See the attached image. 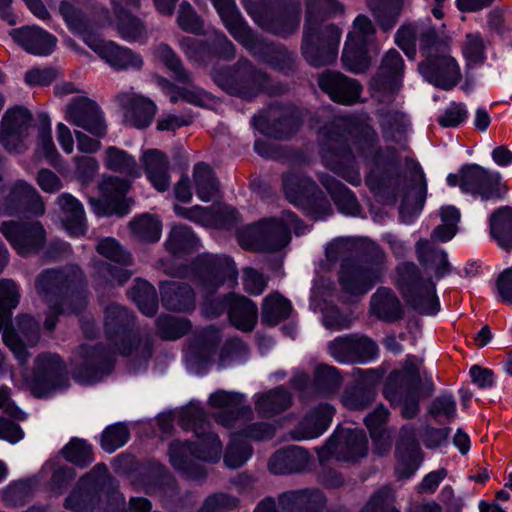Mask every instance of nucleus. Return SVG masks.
Masks as SVG:
<instances>
[{
  "label": "nucleus",
  "mask_w": 512,
  "mask_h": 512,
  "mask_svg": "<svg viewBox=\"0 0 512 512\" xmlns=\"http://www.w3.org/2000/svg\"><path fill=\"white\" fill-rule=\"evenodd\" d=\"M64 118L71 125L102 138L107 133L103 112L85 92L73 97L65 107Z\"/></svg>",
  "instance_id": "25"
},
{
  "label": "nucleus",
  "mask_w": 512,
  "mask_h": 512,
  "mask_svg": "<svg viewBox=\"0 0 512 512\" xmlns=\"http://www.w3.org/2000/svg\"><path fill=\"white\" fill-rule=\"evenodd\" d=\"M103 163L106 169L123 174L130 179H136L142 175L136 158L127 151L115 146L106 148Z\"/></svg>",
  "instance_id": "46"
},
{
  "label": "nucleus",
  "mask_w": 512,
  "mask_h": 512,
  "mask_svg": "<svg viewBox=\"0 0 512 512\" xmlns=\"http://www.w3.org/2000/svg\"><path fill=\"white\" fill-rule=\"evenodd\" d=\"M276 109H269L267 112L255 116L252 125L261 134L272 138H286L292 135L299 126L297 117L293 114H285L278 117Z\"/></svg>",
  "instance_id": "39"
},
{
  "label": "nucleus",
  "mask_w": 512,
  "mask_h": 512,
  "mask_svg": "<svg viewBox=\"0 0 512 512\" xmlns=\"http://www.w3.org/2000/svg\"><path fill=\"white\" fill-rule=\"evenodd\" d=\"M366 184L376 195H387L393 201L398 195L402 196L399 214L405 224H411L424 206L427 185L423 170L418 164L413 165L409 176L371 172L366 177Z\"/></svg>",
  "instance_id": "10"
},
{
  "label": "nucleus",
  "mask_w": 512,
  "mask_h": 512,
  "mask_svg": "<svg viewBox=\"0 0 512 512\" xmlns=\"http://www.w3.org/2000/svg\"><path fill=\"white\" fill-rule=\"evenodd\" d=\"M0 232L21 256L38 253L46 240L45 229L38 221H4L0 225Z\"/></svg>",
  "instance_id": "27"
},
{
  "label": "nucleus",
  "mask_w": 512,
  "mask_h": 512,
  "mask_svg": "<svg viewBox=\"0 0 512 512\" xmlns=\"http://www.w3.org/2000/svg\"><path fill=\"white\" fill-rule=\"evenodd\" d=\"M374 38L375 28L371 20L364 15H358L353 22V29L348 34L347 40L350 41V44L355 42L377 50Z\"/></svg>",
  "instance_id": "60"
},
{
  "label": "nucleus",
  "mask_w": 512,
  "mask_h": 512,
  "mask_svg": "<svg viewBox=\"0 0 512 512\" xmlns=\"http://www.w3.org/2000/svg\"><path fill=\"white\" fill-rule=\"evenodd\" d=\"M367 452V438L363 430L339 426L320 451L322 460L334 458L342 462H356Z\"/></svg>",
  "instance_id": "21"
},
{
  "label": "nucleus",
  "mask_w": 512,
  "mask_h": 512,
  "mask_svg": "<svg viewBox=\"0 0 512 512\" xmlns=\"http://www.w3.org/2000/svg\"><path fill=\"white\" fill-rule=\"evenodd\" d=\"M346 40L342 55V62L345 69L353 73H359L366 70L370 64L369 53L376 51L373 48L351 43Z\"/></svg>",
  "instance_id": "55"
},
{
  "label": "nucleus",
  "mask_w": 512,
  "mask_h": 512,
  "mask_svg": "<svg viewBox=\"0 0 512 512\" xmlns=\"http://www.w3.org/2000/svg\"><path fill=\"white\" fill-rule=\"evenodd\" d=\"M403 7L402 0H380L379 4L372 8L373 13L384 30L390 29Z\"/></svg>",
  "instance_id": "64"
},
{
  "label": "nucleus",
  "mask_w": 512,
  "mask_h": 512,
  "mask_svg": "<svg viewBox=\"0 0 512 512\" xmlns=\"http://www.w3.org/2000/svg\"><path fill=\"white\" fill-rule=\"evenodd\" d=\"M358 381L348 387L341 396V403L350 410H363L368 407L375 398L374 384L376 374L373 371L357 370Z\"/></svg>",
  "instance_id": "40"
},
{
  "label": "nucleus",
  "mask_w": 512,
  "mask_h": 512,
  "mask_svg": "<svg viewBox=\"0 0 512 512\" xmlns=\"http://www.w3.org/2000/svg\"><path fill=\"white\" fill-rule=\"evenodd\" d=\"M59 11L68 28L80 35L85 44L111 68L123 71L140 70L143 67L144 61L140 54L114 41L102 39L95 33L96 26L69 1H61Z\"/></svg>",
  "instance_id": "9"
},
{
  "label": "nucleus",
  "mask_w": 512,
  "mask_h": 512,
  "mask_svg": "<svg viewBox=\"0 0 512 512\" xmlns=\"http://www.w3.org/2000/svg\"><path fill=\"white\" fill-rule=\"evenodd\" d=\"M159 84L173 103L179 99H184L188 103L202 107H208L213 104L212 95L199 87L177 88L165 79H160Z\"/></svg>",
  "instance_id": "53"
},
{
  "label": "nucleus",
  "mask_w": 512,
  "mask_h": 512,
  "mask_svg": "<svg viewBox=\"0 0 512 512\" xmlns=\"http://www.w3.org/2000/svg\"><path fill=\"white\" fill-rule=\"evenodd\" d=\"M130 230L135 237L142 241L156 242L161 236L160 220L150 214H143L129 224Z\"/></svg>",
  "instance_id": "59"
},
{
  "label": "nucleus",
  "mask_w": 512,
  "mask_h": 512,
  "mask_svg": "<svg viewBox=\"0 0 512 512\" xmlns=\"http://www.w3.org/2000/svg\"><path fill=\"white\" fill-rule=\"evenodd\" d=\"M346 121L336 119L331 128L325 127L322 134L327 136L331 149L323 155L324 165L333 173L358 186L361 183V174L355 160L358 157L367 159L376 150L378 140L376 131L367 123L356 128V136L351 143L344 136Z\"/></svg>",
  "instance_id": "6"
},
{
  "label": "nucleus",
  "mask_w": 512,
  "mask_h": 512,
  "mask_svg": "<svg viewBox=\"0 0 512 512\" xmlns=\"http://www.w3.org/2000/svg\"><path fill=\"white\" fill-rule=\"evenodd\" d=\"M245 402L243 394L225 390L213 392L208 399L211 407L223 409V412L215 416V420L227 429H242L251 423L254 413Z\"/></svg>",
  "instance_id": "24"
},
{
  "label": "nucleus",
  "mask_w": 512,
  "mask_h": 512,
  "mask_svg": "<svg viewBox=\"0 0 512 512\" xmlns=\"http://www.w3.org/2000/svg\"><path fill=\"white\" fill-rule=\"evenodd\" d=\"M242 4L254 22L265 31L286 36L299 27V5L288 10L275 9L273 0H243Z\"/></svg>",
  "instance_id": "17"
},
{
  "label": "nucleus",
  "mask_w": 512,
  "mask_h": 512,
  "mask_svg": "<svg viewBox=\"0 0 512 512\" xmlns=\"http://www.w3.org/2000/svg\"><path fill=\"white\" fill-rule=\"evenodd\" d=\"M318 84L331 100L344 105L356 103L362 92V87L357 80L340 72L328 71L321 74Z\"/></svg>",
  "instance_id": "33"
},
{
  "label": "nucleus",
  "mask_w": 512,
  "mask_h": 512,
  "mask_svg": "<svg viewBox=\"0 0 512 512\" xmlns=\"http://www.w3.org/2000/svg\"><path fill=\"white\" fill-rule=\"evenodd\" d=\"M20 300L18 285L9 279L0 280V331L3 342L14 354L21 365L27 362L29 353L26 346H34L39 339L38 323L28 315L18 320V333L12 327V311Z\"/></svg>",
  "instance_id": "13"
},
{
  "label": "nucleus",
  "mask_w": 512,
  "mask_h": 512,
  "mask_svg": "<svg viewBox=\"0 0 512 512\" xmlns=\"http://www.w3.org/2000/svg\"><path fill=\"white\" fill-rule=\"evenodd\" d=\"M306 7L303 56L310 65L315 67L331 64L336 59L341 30L334 25L321 27L316 16L341 14L344 12V6L337 0H306Z\"/></svg>",
  "instance_id": "8"
},
{
  "label": "nucleus",
  "mask_w": 512,
  "mask_h": 512,
  "mask_svg": "<svg viewBox=\"0 0 512 512\" xmlns=\"http://www.w3.org/2000/svg\"><path fill=\"white\" fill-rule=\"evenodd\" d=\"M26 212L35 216L44 214L45 206L37 190L24 180L0 186V216Z\"/></svg>",
  "instance_id": "23"
},
{
  "label": "nucleus",
  "mask_w": 512,
  "mask_h": 512,
  "mask_svg": "<svg viewBox=\"0 0 512 512\" xmlns=\"http://www.w3.org/2000/svg\"><path fill=\"white\" fill-rule=\"evenodd\" d=\"M193 185L197 197L203 202L212 201L219 193V184L213 170L203 162L193 168Z\"/></svg>",
  "instance_id": "52"
},
{
  "label": "nucleus",
  "mask_w": 512,
  "mask_h": 512,
  "mask_svg": "<svg viewBox=\"0 0 512 512\" xmlns=\"http://www.w3.org/2000/svg\"><path fill=\"white\" fill-rule=\"evenodd\" d=\"M331 262L342 261L339 284L349 297L366 294L380 281L387 260L385 251L368 238L341 237L326 247Z\"/></svg>",
  "instance_id": "2"
},
{
  "label": "nucleus",
  "mask_w": 512,
  "mask_h": 512,
  "mask_svg": "<svg viewBox=\"0 0 512 512\" xmlns=\"http://www.w3.org/2000/svg\"><path fill=\"white\" fill-rule=\"evenodd\" d=\"M133 317L123 307L111 304L105 310V331L113 352L124 356L135 355L144 362L151 355V348L147 341L135 337L131 330Z\"/></svg>",
  "instance_id": "16"
},
{
  "label": "nucleus",
  "mask_w": 512,
  "mask_h": 512,
  "mask_svg": "<svg viewBox=\"0 0 512 512\" xmlns=\"http://www.w3.org/2000/svg\"><path fill=\"white\" fill-rule=\"evenodd\" d=\"M255 409L263 417H272L291 405V395L282 387L254 395Z\"/></svg>",
  "instance_id": "48"
},
{
  "label": "nucleus",
  "mask_w": 512,
  "mask_h": 512,
  "mask_svg": "<svg viewBox=\"0 0 512 512\" xmlns=\"http://www.w3.org/2000/svg\"><path fill=\"white\" fill-rule=\"evenodd\" d=\"M304 234V227L292 212L285 211L279 218L263 219L238 232V241L245 249L275 252L286 247L291 240V232Z\"/></svg>",
  "instance_id": "14"
},
{
  "label": "nucleus",
  "mask_w": 512,
  "mask_h": 512,
  "mask_svg": "<svg viewBox=\"0 0 512 512\" xmlns=\"http://www.w3.org/2000/svg\"><path fill=\"white\" fill-rule=\"evenodd\" d=\"M309 462V454L299 446H290L272 455L268 468L273 474H288L303 470Z\"/></svg>",
  "instance_id": "44"
},
{
  "label": "nucleus",
  "mask_w": 512,
  "mask_h": 512,
  "mask_svg": "<svg viewBox=\"0 0 512 512\" xmlns=\"http://www.w3.org/2000/svg\"><path fill=\"white\" fill-rule=\"evenodd\" d=\"M213 80L227 93L243 99L256 97L267 82L265 74L252 69L247 61L239 62L235 68L216 70Z\"/></svg>",
  "instance_id": "19"
},
{
  "label": "nucleus",
  "mask_w": 512,
  "mask_h": 512,
  "mask_svg": "<svg viewBox=\"0 0 512 512\" xmlns=\"http://www.w3.org/2000/svg\"><path fill=\"white\" fill-rule=\"evenodd\" d=\"M220 340L217 330L208 329L201 339L190 346L185 353L188 370L194 374H204L208 365L213 361L216 346Z\"/></svg>",
  "instance_id": "38"
},
{
  "label": "nucleus",
  "mask_w": 512,
  "mask_h": 512,
  "mask_svg": "<svg viewBox=\"0 0 512 512\" xmlns=\"http://www.w3.org/2000/svg\"><path fill=\"white\" fill-rule=\"evenodd\" d=\"M32 115L23 107L8 109L0 123V144L8 151L22 152L27 145Z\"/></svg>",
  "instance_id": "31"
},
{
  "label": "nucleus",
  "mask_w": 512,
  "mask_h": 512,
  "mask_svg": "<svg viewBox=\"0 0 512 512\" xmlns=\"http://www.w3.org/2000/svg\"><path fill=\"white\" fill-rule=\"evenodd\" d=\"M24 385L36 397H47L68 385V377L60 358L55 354H43L36 358L30 378H24Z\"/></svg>",
  "instance_id": "20"
},
{
  "label": "nucleus",
  "mask_w": 512,
  "mask_h": 512,
  "mask_svg": "<svg viewBox=\"0 0 512 512\" xmlns=\"http://www.w3.org/2000/svg\"><path fill=\"white\" fill-rule=\"evenodd\" d=\"M440 217L442 223L433 230L431 238L435 241L447 242L458 231L460 212L455 206H445L440 210Z\"/></svg>",
  "instance_id": "57"
},
{
  "label": "nucleus",
  "mask_w": 512,
  "mask_h": 512,
  "mask_svg": "<svg viewBox=\"0 0 512 512\" xmlns=\"http://www.w3.org/2000/svg\"><path fill=\"white\" fill-rule=\"evenodd\" d=\"M388 415V410L383 405H379L365 418V424L376 446L375 451L379 455L391 449L390 437L385 430Z\"/></svg>",
  "instance_id": "49"
},
{
  "label": "nucleus",
  "mask_w": 512,
  "mask_h": 512,
  "mask_svg": "<svg viewBox=\"0 0 512 512\" xmlns=\"http://www.w3.org/2000/svg\"><path fill=\"white\" fill-rule=\"evenodd\" d=\"M180 423L184 429H191L197 437V445L188 441H174L169 448L172 466L191 479L204 477L205 471L197 461L218 462L222 453L219 437L205 430L206 416L199 403L191 402L180 412Z\"/></svg>",
  "instance_id": "5"
},
{
  "label": "nucleus",
  "mask_w": 512,
  "mask_h": 512,
  "mask_svg": "<svg viewBox=\"0 0 512 512\" xmlns=\"http://www.w3.org/2000/svg\"><path fill=\"white\" fill-rule=\"evenodd\" d=\"M283 184L288 201L303 208L313 219L324 220L332 214L330 203L310 178L287 174Z\"/></svg>",
  "instance_id": "18"
},
{
  "label": "nucleus",
  "mask_w": 512,
  "mask_h": 512,
  "mask_svg": "<svg viewBox=\"0 0 512 512\" xmlns=\"http://www.w3.org/2000/svg\"><path fill=\"white\" fill-rule=\"evenodd\" d=\"M96 250L103 257L119 265L113 266L107 263L96 264V275L99 280L103 279L105 282H109L113 285H121L130 278L131 272L123 268V266L130 264V255L122 248L116 239L107 237L100 240L96 246Z\"/></svg>",
  "instance_id": "30"
},
{
  "label": "nucleus",
  "mask_w": 512,
  "mask_h": 512,
  "mask_svg": "<svg viewBox=\"0 0 512 512\" xmlns=\"http://www.w3.org/2000/svg\"><path fill=\"white\" fill-rule=\"evenodd\" d=\"M74 378L82 384H95L111 373L113 352L95 344L85 343L75 355Z\"/></svg>",
  "instance_id": "22"
},
{
  "label": "nucleus",
  "mask_w": 512,
  "mask_h": 512,
  "mask_svg": "<svg viewBox=\"0 0 512 512\" xmlns=\"http://www.w3.org/2000/svg\"><path fill=\"white\" fill-rule=\"evenodd\" d=\"M198 240L190 227L186 225H174L166 240V249L174 256H182L196 249Z\"/></svg>",
  "instance_id": "54"
},
{
  "label": "nucleus",
  "mask_w": 512,
  "mask_h": 512,
  "mask_svg": "<svg viewBox=\"0 0 512 512\" xmlns=\"http://www.w3.org/2000/svg\"><path fill=\"white\" fill-rule=\"evenodd\" d=\"M319 179L342 214L356 216L359 213V203L346 186L327 174L321 175Z\"/></svg>",
  "instance_id": "47"
},
{
  "label": "nucleus",
  "mask_w": 512,
  "mask_h": 512,
  "mask_svg": "<svg viewBox=\"0 0 512 512\" xmlns=\"http://www.w3.org/2000/svg\"><path fill=\"white\" fill-rule=\"evenodd\" d=\"M395 42L410 59L415 58L418 43L425 57L419 71L432 85L448 90L459 83L460 67L450 55V37L444 30L426 23L404 25L397 31Z\"/></svg>",
  "instance_id": "1"
},
{
  "label": "nucleus",
  "mask_w": 512,
  "mask_h": 512,
  "mask_svg": "<svg viewBox=\"0 0 512 512\" xmlns=\"http://www.w3.org/2000/svg\"><path fill=\"white\" fill-rule=\"evenodd\" d=\"M9 34L21 48L35 56H49L57 45V38L38 26L12 29Z\"/></svg>",
  "instance_id": "34"
},
{
  "label": "nucleus",
  "mask_w": 512,
  "mask_h": 512,
  "mask_svg": "<svg viewBox=\"0 0 512 512\" xmlns=\"http://www.w3.org/2000/svg\"><path fill=\"white\" fill-rule=\"evenodd\" d=\"M117 19L116 28L120 37L127 42L144 43L148 38V30L144 23L131 16L132 10L140 8V0H111Z\"/></svg>",
  "instance_id": "32"
},
{
  "label": "nucleus",
  "mask_w": 512,
  "mask_h": 512,
  "mask_svg": "<svg viewBox=\"0 0 512 512\" xmlns=\"http://www.w3.org/2000/svg\"><path fill=\"white\" fill-rule=\"evenodd\" d=\"M215 9L223 21L231 36L249 50L254 56L283 69L284 66L277 63L272 54H277L283 59L290 60L291 56L286 51L276 50L274 46L255 37L247 23L244 21L234 0H212Z\"/></svg>",
  "instance_id": "15"
},
{
  "label": "nucleus",
  "mask_w": 512,
  "mask_h": 512,
  "mask_svg": "<svg viewBox=\"0 0 512 512\" xmlns=\"http://www.w3.org/2000/svg\"><path fill=\"white\" fill-rule=\"evenodd\" d=\"M62 454L67 461L79 467H85L93 461L92 447L83 439H72L63 447Z\"/></svg>",
  "instance_id": "61"
},
{
  "label": "nucleus",
  "mask_w": 512,
  "mask_h": 512,
  "mask_svg": "<svg viewBox=\"0 0 512 512\" xmlns=\"http://www.w3.org/2000/svg\"><path fill=\"white\" fill-rule=\"evenodd\" d=\"M157 327L162 338L175 340L185 335L190 330L191 325L185 318L166 315L158 318Z\"/></svg>",
  "instance_id": "63"
},
{
  "label": "nucleus",
  "mask_w": 512,
  "mask_h": 512,
  "mask_svg": "<svg viewBox=\"0 0 512 512\" xmlns=\"http://www.w3.org/2000/svg\"><path fill=\"white\" fill-rule=\"evenodd\" d=\"M433 390L432 376L422 370V362L408 357L403 368L390 373L383 393L392 404L401 405L405 418H413L419 411L420 400L429 397Z\"/></svg>",
  "instance_id": "12"
},
{
  "label": "nucleus",
  "mask_w": 512,
  "mask_h": 512,
  "mask_svg": "<svg viewBox=\"0 0 512 512\" xmlns=\"http://www.w3.org/2000/svg\"><path fill=\"white\" fill-rule=\"evenodd\" d=\"M163 306L175 312H189L195 308V295L192 288L176 281L164 282L160 287Z\"/></svg>",
  "instance_id": "43"
},
{
  "label": "nucleus",
  "mask_w": 512,
  "mask_h": 512,
  "mask_svg": "<svg viewBox=\"0 0 512 512\" xmlns=\"http://www.w3.org/2000/svg\"><path fill=\"white\" fill-rule=\"evenodd\" d=\"M108 469L104 464H97L91 472L80 479L76 488L65 501L67 509L77 512H150L151 502L144 497H131L126 509L125 497L119 491H112L106 496L105 504H100L98 492L108 480Z\"/></svg>",
  "instance_id": "7"
},
{
  "label": "nucleus",
  "mask_w": 512,
  "mask_h": 512,
  "mask_svg": "<svg viewBox=\"0 0 512 512\" xmlns=\"http://www.w3.org/2000/svg\"><path fill=\"white\" fill-rule=\"evenodd\" d=\"M501 175L478 164H468L460 170V189L482 201L499 199Z\"/></svg>",
  "instance_id": "28"
},
{
  "label": "nucleus",
  "mask_w": 512,
  "mask_h": 512,
  "mask_svg": "<svg viewBox=\"0 0 512 512\" xmlns=\"http://www.w3.org/2000/svg\"><path fill=\"white\" fill-rule=\"evenodd\" d=\"M63 216L62 223L71 236L79 237L87 231L82 204L71 194L63 193L57 198Z\"/></svg>",
  "instance_id": "45"
},
{
  "label": "nucleus",
  "mask_w": 512,
  "mask_h": 512,
  "mask_svg": "<svg viewBox=\"0 0 512 512\" xmlns=\"http://www.w3.org/2000/svg\"><path fill=\"white\" fill-rule=\"evenodd\" d=\"M291 310L290 301L278 293H274L264 299L262 318L269 325H276L287 318Z\"/></svg>",
  "instance_id": "58"
},
{
  "label": "nucleus",
  "mask_w": 512,
  "mask_h": 512,
  "mask_svg": "<svg viewBox=\"0 0 512 512\" xmlns=\"http://www.w3.org/2000/svg\"><path fill=\"white\" fill-rule=\"evenodd\" d=\"M129 295L143 314L152 316L156 313L158 307L157 294L155 288L149 282L142 279L136 280Z\"/></svg>",
  "instance_id": "56"
},
{
  "label": "nucleus",
  "mask_w": 512,
  "mask_h": 512,
  "mask_svg": "<svg viewBox=\"0 0 512 512\" xmlns=\"http://www.w3.org/2000/svg\"><path fill=\"white\" fill-rule=\"evenodd\" d=\"M117 99L125 110L126 122L136 128L150 125L157 110L153 101L134 91L122 92Z\"/></svg>",
  "instance_id": "37"
},
{
  "label": "nucleus",
  "mask_w": 512,
  "mask_h": 512,
  "mask_svg": "<svg viewBox=\"0 0 512 512\" xmlns=\"http://www.w3.org/2000/svg\"><path fill=\"white\" fill-rule=\"evenodd\" d=\"M237 282L234 262L227 256H211L210 266L201 276V290L204 293L202 312L206 317H216L228 309L231 323L242 331H251L257 321V307L249 299L234 293L225 298L214 295L215 290L225 283L233 287Z\"/></svg>",
  "instance_id": "4"
},
{
  "label": "nucleus",
  "mask_w": 512,
  "mask_h": 512,
  "mask_svg": "<svg viewBox=\"0 0 512 512\" xmlns=\"http://www.w3.org/2000/svg\"><path fill=\"white\" fill-rule=\"evenodd\" d=\"M173 209L178 217L188 219L202 226H213L218 221V214L212 208H206L200 205L183 207L176 204Z\"/></svg>",
  "instance_id": "62"
},
{
  "label": "nucleus",
  "mask_w": 512,
  "mask_h": 512,
  "mask_svg": "<svg viewBox=\"0 0 512 512\" xmlns=\"http://www.w3.org/2000/svg\"><path fill=\"white\" fill-rule=\"evenodd\" d=\"M491 237L504 249H512V208L503 206L489 217Z\"/></svg>",
  "instance_id": "50"
},
{
  "label": "nucleus",
  "mask_w": 512,
  "mask_h": 512,
  "mask_svg": "<svg viewBox=\"0 0 512 512\" xmlns=\"http://www.w3.org/2000/svg\"><path fill=\"white\" fill-rule=\"evenodd\" d=\"M81 280L82 272L78 267L69 271L45 270L38 276L36 290L49 307L44 323L47 330L54 329L58 314L78 313L85 307V297L74 289Z\"/></svg>",
  "instance_id": "11"
},
{
  "label": "nucleus",
  "mask_w": 512,
  "mask_h": 512,
  "mask_svg": "<svg viewBox=\"0 0 512 512\" xmlns=\"http://www.w3.org/2000/svg\"><path fill=\"white\" fill-rule=\"evenodd\" d=\"M415 252L424 272L414 262H402L396 267L395 283L408 306L423 315H435L440 303L429 271L434 272L436 280L447 275L450 271L447 254L426 239L416 242Z\"/></svg>",
  "instance_id": "3"
},
{
  "label": "nucleus",
  "mask_w": 512,
  "mask_h": 512,
  "mask_svg": "<svg viewBox=\"0 0 512 512\" xmlns=\"http://www.w3.org/2000/svg\"><path fill=\"white\" fill-rule=\"evenodd\" d=\"M101 199H90V205L98 216L124 215L129 211L130 200L125 197L130 182L117 176L105 177L100 186Z\"/></svg>",
  "instance_id": "29"
},
{
  "label": "nucleus",
  "mask_w": 512,
  "mask_h": 512,
  "mask_svg": "<svg viewBox=\"0 0 512 512\" xmlns=\"http://www.w3.org/2000/svg\"><path fill=\"white\" fill-rule=\"evenodd\" d=\"M230 442L224 454V463L230 469L243 466L252 456L247 438L264 440L272 437L274 429L267 423H249L242 429H232Z\"/></svg>",
  "instance_id": "26"
},
{
  "label": "nucleus",
  "mask_w": 512,
  "mask_h": 512,
  "mask_svg": "<svg viewBox=\"0 0 512 512\" xmlns=\"http://www.w3.org/2000/svg\"><path fill=\"white\" fill-rule=\"evenodd\" d=\"M140 161L150 184L158 191L164 192L170 186L169 161L166 155L157 149H148Z\"/></svg>",
  "instance_id": "41"
},
{
  "label": "nucleus",
  "mask_w": 512,
  "mask_h": 512,
  "mask_svg": "<svg viewBox=\"0 0 512 512\" xmlns=\"http://www.w3.org/2000/svg\"><path fill=\"white\" fill-rule=\"evenodd\" d=\"M278 503L284 512H319L325 498L318 490L303 489L282 493Z\"/></svg>",
  "instance_id": "42"
},
{
  "label": "nucleus",
  "mask_w": 512,
  "mask_h": 512,
  "mask_svg": "<svg viewBox=\"0 0 512 512\" xmlns=\"http://www.w3.org/2000/svg\"><path fill=\"white\" fill-rule=\"evenodd\" d=\"M335 409L327 404H320L309 410L291 431L295 440H310L321 436L330 426Z\"/></svg>",
  "instance_id": "35"
},
{
  "label": "nucleus",
  "mask_w": 512,
  "mask_h": 512,
  "mask_svg": "<svg viewBox=\"0 0 512 512\" xmlns=\"http://www.w3.org/2000/svg\"><path fill=\"white\" fill-rule=\"evenodd\" d=\"M403 69L404 62L400 54L394 49L389 50L382 61L379 76L372 83L374 95L380 101L385 100L381 95L382 92L387 90L390 97L400 89L399 77L402 75Z\"/></svg>",
  "instance_id": "36"
},
{
  "label": "nucleus",
  "mask_w": 512,
  "mask_h": 512,
  "mask_svg": "<svg viewBox=\"0 0 512 512\" xmlns=\"http://www.w3.org/2000/svg\"><path fill=\"white\" fill-rule=\"evenodd\" d=\"M370 306L371 312L382 320H396L402 313L400 301L388 288H379L372 296Z\"/></svg>",
  "instance_id": "51"
}]
</instances>
